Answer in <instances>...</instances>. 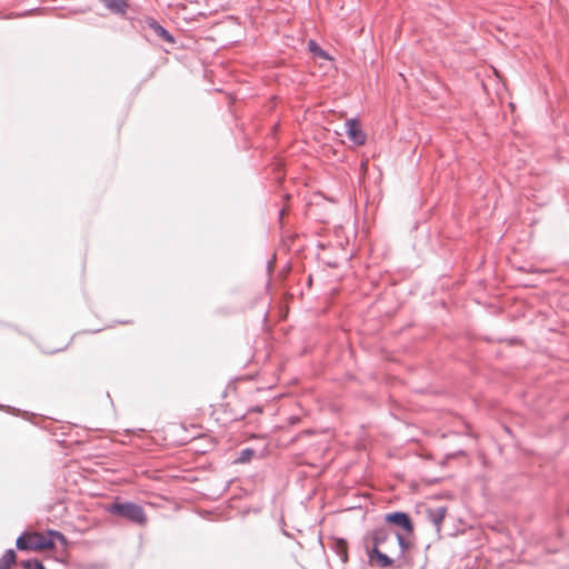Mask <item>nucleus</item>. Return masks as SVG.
Wrapping results in <instances>:
<instances>
[{
    "mask_svg": "<svg viewBox=\"0 0 569 569\" xmlns=\"http://www.w3.org/2000/svg\"><path fill=\"white\" fill-rule=\"evenodd\" d=\"M372 548L368 551L369 561L379 568H389L393 566V559L382 550L389 551V543L398 545L403 553L410 545L399 533H393L388 529L378 528L370 533Z\"/></svg>",
    "mask_w": 569,
    "mask_h": 569,
    "instance_id": "1",
    "label": "nucleus"
},
{
    "mask_svg": "<svg viewBox=\"0 0 569 569\" xmlns=\"http://www.w3.org/2000/svg\"><path fill=\"white\" fill-rule=\"evenodd\" d=\"M57 541L63 547L67 545L66 537L58 531L27 532L17 539V548L19 550L43 551L52 549Z\"/></svg>",
    "mask_w": 569,
    "mask_h": 569,
    "instance_id": "2",
    "label": "nucleus"
},
{
    "mask_svg": "<svg viewBox=\"0 0 569 569\" xmlns=\"http://www.w3.org/2000/svg\"><path fill=\"white\" fill-rule=\"evenodd\" d=\"M107 510L111 515L120 516L139 526H144L148 521V517L143 508L133 502L114 501L107 508Z\"/></svg>",
    "mask_w": 569,
    "mask_h": 569,
    "instance_id": "3",
    "label": "nucleus"
},
{
    "mask_svg": "<svg viewBox=\"0 0 569 569\" xmlns=\"http://www.w3.org/2000/svg\"><path fill=\"white\" fill-rule=\"evenodd\" d=\"M348 138L358 146L366 142V133L356 119H349L346 123Z\"/></svg>",
    "mask_w": 569,
    "mask_h": 569,
    "instance_id": "4",
    "label": "nucleus"
},
{
    "mask_svg": "<svg viewBox=\"0 0 569 569\" xmlns=\"http://www.w3.org/2000/svg\"><path fill=\"white\" fill-rule=\"evenodd\" d=\"M386 521L401 527L408 533L413 531V525L409 516L405 512H393L386 515Z\"/></svg>",
    "mask_w": 569,
    "mask_h": 569,
    "instance_id": "5",
    "label": "nucleus"
},
{
    "mask_svg": "<svg viewBox=\"0 0 569 569\" xmlns=\"http://www.w3.org/2000/svg\"><path fill=\"white\" fill-rule=\"evenodd\" d=\"M427 513L429 520L435 525L437 531H440L441 523L447 515V509L445 507H438L428 509Z\"/></svg>",
    "mask_w": 569,
    "mask_h": 569,
    "instance_id": "6",
    "label": "nucleus"
},
{
    "mask_svg": "<svg viewBox=\"0 0 569 569\" xmlns=\"http://www.w3.org/2000/svg\"><path fill=\"white\" fill-rule=\"evenodd\" d=\"M107 9L117 14H124L128 9L127 0H100Z\"/></svg>",
    "mask_w": 569,
    "mask_h": 569,
    "instance_id": "7",
    "label": "nucleus"
},
{
    "mask_svg": "<svg viewBox=\"0 0 569 569\" xmlns=\"http://www.w3.org/2000/svg\"><path fill=\"white\" fill-rule=\"evenodd\" d=\"M150 28L153 30V32L159 37L161 38L162 40H164L166 42L168 43H173L174 42V39L173 37L168 32V30H166L162 26H160L158 22H156L154 20H152L150 23H149Z\"/></svg>",
    "mask_w": 569,
    "mask_h": 569,
    "instance_id": "8",
    "label": "nucleus"
},
{
    "mask_svg": "<svg viewBox=\"0 0 569 569\" xmlns=\"http://www.w3.org/2000/svg\"><path fill=\"white\" fill-rule=\"evenodd\" d=\"M16 562V553L13 550H8L0 559V569H10Z\"/></svg>",
    "mask_w": 569,
    "mask_h": 569,
    "instance_id": "9",
    "label": "nucleus"
},
{
    "mask_svg": "<svg viewBox=\"0 0 569 569\" xmlns=\"http://www.w3.org/2000/svg\"><path fill=\"white\" fill-rule=\"evenodd\" d=\"M336 551L340 556L341 560L346 562L348 560V547L347 542L343 540L336 541Z\"/></svg>",
    "mask_w": 569,
    "mask_h": 569,
    "instance_id": "10",
    "label": "nucleus"
},
{
    "mask_svg": "<svg viewBox=\"0 0 569 569\" xmlns=\"http://www.w3.org/2000/svg\"><path fill=\"white\" fill-rule=\"evenodd\" d=\"M309 49L310 51L318 53L320 57H328L327 53L322 49H320L318 44L312 40L309 42Z\"/></svg>",
    "mask_w": 569,
    "mask_h": 569,
    "instance_id": "11",
    "label": "nucleus"
},
{
    "mask_svg": "<svg viewBox=\"0 0 569 569\" xmlns=\"http://www.w3.org/2000/svg\"><path fill=\"white\" fill-rule=\"evenodd\" d=\"M33 562L34 561H26L23 562V567L27 569H34Z\"/></svg>",
    "mask_w": 569,
    "mask_h": 569,
    "instance_id": "12",
    "label": "nucleus"
},
{
    "mask_svg": "<svg viewBox=\"0 0 569 569\" xmlns=\"http://www.w3.org/2000/svg\"><path fill=\"white\" fill-rule=\"evenodd\" d=\"M34 569H46L39 561L33 562Z\"/></svg>",
    "mask_w": 569,
    "mask_h": 569,
    "instance_id": "13",
    "label": "nucleus"
},
{
    "mask_svg": "<svg viewBox=\"0 0 569 569\" xmlns=\"http://www.w3.org/2000/svg\"><path fill=\"white\" fill-rule=\"evenodd\" d=\"M279 213H280V214L286 213L284 209H280Z\"/></svg>",
    "mask_w": 569,
    "mask_h": 569,
    "instance_id": "14",
    "label": "nucleus"
}]
</instances>
